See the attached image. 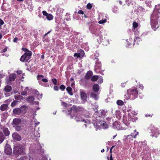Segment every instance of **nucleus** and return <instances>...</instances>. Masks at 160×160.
<instances>
[{"instance_id":"1","label":"nucleus","mask_w":160,"mask_h":160,"mask_svg":"<svg viewBox=\"0 0 160 160\" xmlns=\"http://www.w3.org/2000/svg\"><path fill=\"white\" fill-rule=\"evenodd\" d=\"M94 111L95 114L91 119L96 129L97 130L98 129L108 128V125L102 119L105 117L107 111L103 110H101L99 112Z\"/></svg>"},{"instance_id":"2","label":"nucleus","mask_w":160,"mask_h":160,"mask_svg":"<svg viewBox=\"0 0 160 160\" xmlns=\"http://www.w3.org/2000/svg\"><path fill=\"white\" fill-rule=\"evenodd\" d=\"M159 20H160V6L159 4L155 6L150 17L151 26L154 31L159 27L158 22Z\"/></svg>"},{"instance_id":"3","label":"nucleus","mask_w":160,"mask_h":160,"mask_svg":"<svg viewBox=\"0 0 160 160\" xmlns=\"http://www.w3.org/2000/svg\"><path fill=\"white\" fill-rule=\"evenodd\" d=\"M128 96H126L125 98L127 100L129 99L133 100L135 99L137 97L138 92L136 88H130L127 90Z\"/></svg>"},{"instance_id":"4","label":"nucleus","mask_w":160,"mask_h":160,"mask_svg":"<svg viewBox=\"0 0 160 160\" xmlns=\"http://www.w3.org/2000/svg\"><path fill=\"white\" fill-rule=\"evenodd\" d=\"M91 118H89V119H87L85 118L84 115H82V116L79 114H77L76 115H73L70 114V118H74L76 121L78 122H82L86 124H88L92 122Z\"/></svg>"},{"instance_id":"5","label":"nucleus","mask_w":160,"mask_h":160,"mask_svg":"<svg viewBox=\"0 0 160 160\" xmlns=\"http://www.w3.org/2000/svg\"><path fill=\"white\" fill-rule=\"evenodd\" d=\"M122 121L124 125L127 126L129 125L130 122H134V119L133 116H132L131 114L128 113V114H125L123 116Z\"/></svg>"},{"instance_id":"6","label":"nucleus","mask_w":160,"mask_h":160,"mask_svg":"<svg viewBox=\"0 0 160 160\" xmlns=\"http://www.w3.org/2000/svg\"><path fill=\"white\" fill-rule=\"evenodd\" d=\"M22 50L26 52L21 56L20 60L22 62H26L30 59L32 55V52L25 48H22Z\"/></svg>"},{"instance_id":"7","label":"nucleus","mask_w":160,"mask_h":160,"mask_svg":"<svg viewBox=\"0 0 160 160\" xmlns=\"http://www.w3.org/2000/svg\"><path fill=\"white\" fill-rule=\"evenodd\" d=\"M25 150V146L22 145L14 146L13 148V152L16 154H24Z\"/></svg>"},{"instance_id":"8","label":"nucleus","mask_w":160,"mask_h":160,"mask_svg":"<svg viewBox=\"0 0 160 160\" xmlns=\"http://www.w3.org/2000/svg\"><path fill=\"white\" fill-rule=\"evenodd\" d=\"M149 128L151 132L150 135L152 137L157 138L158 135H160V131L159 130L153 125H151L149 127Z\"/></svg>"},{"instance_id":"9","label":"nucleus","mask_w":160,"mask_h":160,"mask_svg":"<svg viewBox=\"0 0 160 160\" xmlns=\"http://www.w3.org/2000/svg\"><path fill=\"white\" fill-rule=\"evenodd\" d=\"M96 60L95 62V65L94 67V71L97 73H100L102 75H104L103 72L101 70V63L99 60L96 58H95Z\"/></svg>"},{"instance_id":"10","label":"nucleus","mask_w":160,"mask_h":160,"mask_svg":"<svg viewBox=\"0 0 160 160\" xmlns=\"http://www.w3.org/2000/svg\"><path fill=\"white\" fill-rule=\"evenodd\" d=\"M135 32V37L134 38V41H132V38L130 39H129V41H130V42L128 44V46L130 45L132 43L133 45H134L135 42H136L137 44H138V42H140L142 40L141 38H140L139 35L138 34L139 32Z\"/></svg>"},{"instance_id":"11","label":"nucleus","mask_w":160,"mask_h":160,"mask_svg":"<svg viewBox=\"0 0 160 160\" xmlns=\"http://www.w3.org/2000/svg\"><path fill=\"white\" fill-rule=\"evenodd\" d=\"M146 12L145 9L141 6L136 7L134 10L135 13L138 16H142Z\"/></svg>"},{"instance_id":"12","label":"nucleus","mask_w":160,"mask_h":160,"mask_svg":"<svg viewBox=\"0 0 160 160\" xmlns=\"http://www.w3.org/2000/svg\"><path fill=\"white\" fill-rule=\"evenodd\" d=\"M85 111L84 109L82 107H77L76 106H73L70 109L68 110V114L70 116V114H72L71 112L72 111L77 112H84Z\"/></svg>"},{"instance_id":"13","label":"nucleus","mask_w":160,"mask_h":160,"mask_svg":"<svg viewBox=\"0 0 160 160\" xmlns=\"http://www.w3.org/2000/svg\"><path fill=\"white\" fill-rule=\"evenodd\" d=\"M113 128L118 130H122L126 129V127L122 124L121 125L118 121H115L113 123Z\"/></svg>"},{"instance_id":"14","label":"nucleus","mask_w":160,"mask_h":160,"mask_svg":"<svg viewBox=\"0 0 160 160\" xmlns=\"http://www.w3.org/2000/svg\"><path fill=\"white\" fill-rule=\"evenodd\" d=\"M39 131L38 129L35 130L34 129H32V131L30 132V134L32 139H35L40 137V134L38 132Z\"/></svg>"},{"instance_id":"15","label":"nucleus","mask_w":160,"mask_h":160,"mask_svg":"<svg viewBox=\"0 0 160 160\" xmlns=\"http://www.w3.org/2000/svg\"><path fill=\"white\" fill-rule=\"evenodd\" d=\"M98 28V24L96 23L92 22L91 23L89 26V29L90 32L92 34H97L95 31Z\"/></svg>"},{"instance_id":"16","label":"nucleus","mask_w":160,"mask_h":160,"mask_svg":"<svg viewBox=\"0 0 160 160\" xmlns=\"http://www.w3.org/2000/svg\"><path fill=\"white\" fill-rule=\"evenodd\" d=\"M13 138L17 141H19L21 139V137L20 135L17 132H14L12 135Z\"/></svg>"},{"instance_id":"17","label":"nucleus","mask_w":160,"mask_h":160,"mask_svg":"<svg viewBox=\"0 0 160 160\" xmlns=\"http://www.w3.org/2000/svg\"><path fill=\"white\" fill-rule=\"evenodd\" d=\"M4 151L5 153L8 155H9L12 153V149L8 144H6Z\"/></svg>"},{"instance_id":"18","label":"nucleus","mask_w":160,"mask_h":160,"mask_svg":"<svg viewBox=\"0 0 160 160\" xmlns=\"http://www.w3.org/2000/svg\"><path fill=\"white\" fill-rule=\"evenodd\" d=\"M21 120L19 118H16L13 119L12 121V125H18L21 123Z\"/></svg>"},{"instance_id":"19","label":"nucleus","mask_w":160,"mask_h":160,"mask_svg":"<svg viewBox=\"0 0 160 160\" xmlns=\"http://www.w3.org/2000/svg\"><path fill=\"white\" fill-rule=\"evenodd\" d=\"M81 97L82 100L84 102L86 101L87 100L86 94L83 90L80 91Z\"/></svg>"},{"instance_id":"20","label":"nucleus","mask_w":160,"mask_h":160,"mask_svg":"<svg viewBox=\"0 0 160 160\" xmlns=\"http://www.w3.org/2000/svg\"><path fill=\"white\" fill-rule=\"evenodd\" d=\"M88 79L85 78H82L79 81V83L81 85L83 86H86L88 83Z\"/></svg>"},{"instance_id":"21","label":"nucleus","mask_w":160,"mask_h":160,"mask_svg":"<svg viewBox=\"0 0 160 160\" xmlns=\"http://www.w3.org/2000/svg\"><path fill=\"white\" fill-rule=\"evenodd\" d=\"M125 138L124 139V141L127 142H130L133 140V138L130 135H128L125 137Z\"/></svg>"},{"instance_id":"22","label":"nucleus","mask_w":160,"mask_h":160,"mask_svg":"<svg viewBox=\"0 0 160 160\" xmlns=\"http://www.w3.org/2000/svg\"><path fill=\"white\" fill-rule=\"evenodd\" d=\"M13 113L16 115H19L22 113V110L20 108H16L13 109Z\"/></svg>"},{"instance_id":"23","label":"nucleus","mask_w":160,"mask_h":160,"mask_svg":"<svg viewBox=\"0 0 160 160\" xmlns=\"http://www.w3.org/2000/svg\"><path fill=\"white\" fill-rule=\"evenodd\" d=\"M8 105L4 104L2 105L0 107V109L2 111H6L8 109Z\"/></svg>"},{"instance_id":"24","label":"nucleus","mask_w":160,"mask_h":160,"mask_svg":"<svg viewBox=\"0 0 160 160\" xmlns=\"http://www.w3.org/2000/svg\"><path fill=\"white\" fill-rule=\"evenodd\" d=\"M138 134V132H137L136 130H134L133 132L131 133L130 135L131 136L132 138H135Z\"/></svg>"},{"instance_id":"25","label":"nucleus","mask_w":160,"mask_h":160,"mask_svg":"<svg viewBox=\"0 0 160 160\" xmlns=\"http://www.w3.org/2000/svg\"><path fill=\"white\" fill-rule=\"evenodd\" d=\"M3 131L5 136H8L10 134V132L7 128H4L3 129Z\"/></svg>"},{"instance_id":"26","label":"nucleus","mask_w":160,"mask_h":160,"mask_svg":"<svg viewBox=\"0 0 160 160\" xmlns=\"http://www.w3.org/2000/svg\"><path fill=\"white\" fill-rule=\"evenodd\" d=\"M92 75V71H88L85 75V78H86V79H88L90 78V77H91Z\"/></svg>"},{"instance_id":"27","label":"nucleus","mask_w":160,"mask_h":160,"mask_svg":"<svg viewBox=\"0 0 160 160\" xmlns=\"http://www.w3.org/2000/svg\"><path fill=\"white\" fill-rule=\"evenodd\" d=\"M99 89V86L98 84H96L93 85V90L95 92H98Z\"/></svg>"},{"instance_id":"28","label":"nucleus","mask_w":160,"mask_h":160,"mask_svg":"<svg viewBox=\"0 0 160 160\" xmlns=\"http://www.w3.org/2000/svg\"><path fill=\"white\" fill-rule=\"evenodd\" d=\"M12 89V87L9 85H7L4 88V90L5 92H11Z\"/></svg>"},{"instance_id":"29","label":"nucleus","mask_w":160,"mask_h":160,"mask_svg":"<svg viewBox=\"0 0 160 160\" xmlns=\"http://www.w3.org/2000/svg\"><path fill=\"white\" fill-rule=\"evenodd\" d=\"M95 32H96V33H97L96 34H94L95 36H99L102 33V29H98V28L96 29V30L95 31Z\"/></svg>"},{"instance_id":"30","label":"nucleus","mask_w":160,"mask_h":160,"mask_svg":"<svg viewBox=\"0 0 160 160\" xmlns=\"http://www.w3.org/2000/svg\"><path fill=\"white\" fill-rule=\"evenodd\" d=\"M16 78V75L15 74H12L10 75L9 79L10 81H14Z\"/></svg>"},{"instance_id":"31","label":"nucleus","mask_w":160,"mask_h":160,"mask_svg":"<svg viewBox=\"0 0 160 160\" xmlns=\"http://www.w3.org/2000/svg\"><path fill=\"white\" fill-rule=\"evenodd\" d=\"M36 145L35 144L30 145L29 148L30 152H33L34 151H35L34 149L36 148Z\"/></svg>"},{"instance_id":"32","label":"nucleus","mask_w":160,"mask_h":160,"mask_svg":"<svg viewBox=\"0 0 160 160\" xmlns=\"http://www.w3.org/2000/svg\"><path fill=\"white\" fill-rule=\"evenodd\" d=\"M37 78L38 80V82L39 83L41 84H42V82L41 81L42 80V79L43 78H44V76L42 75H38L37 76Z\"/></svg>"},{"instance_id":"33","label":"nucleus","mask_w":160,"mask_h":160,"mask_svg":"<svg viewBox=\"0 0 160 160\" xmlns=\"http://www.w3.org/2000/svg\"><path fill=\"white\" fill-rule=\"evenodd\" d=\"M13 127L15 128V130L18 132L20 131L22 129V127L21 126L13 125Z\"/></svg>"},{"instance_id":"34","label":"nucleus","mask_w":160,"mask_h":160,"mask_svg":"<svg viewBox=\"0 0 160 160\" xmlns=\"http://www.w3.org/2000/svg\"><path fill=\"white\" fill-rule=\"evenodd\" d=\"M34 100V98L33 97H30L27 99V101L30 103L32 104Z\"/></svg>"},{"instance_id":"35","label":"nucleus","mask_w":160,"mask_h":160,"mask_svg":"<svg viewBox=\"0 0 160 160\" xmlns=\"http://www.w3.org/2000/svg\"><path fill=\"white\" fill-rule=\"evenodd\" d=\"M116 115L117 118L119 119L121 118V113L120 111L118 110H117L116 111Z\"/></svg>"},{"instance_id":"36","label":"nucleus","mask_w":160,"mask_h":160,"mask_svg":"<svg viewBox=\"0 0 160 160\" xmlns=\"http://www.w3.org/2000/svg\"><path fill=\"white\" fill-rule=\"evenodd\" d=\"M66 90L69 95H73V93L72 92V89L70 87H68L66 88Z\"/></svg>"},{"instance_id":"37","label":"nucleus","mask_w":160,"mask_h":160,"mask_svg":"<svg viewBox=\"0 0 160 160\" xmlns=\"http://www.w3.org/2000/svg\"><path fill=\"white\" fill-rule=\"evenodd\" d=\"M4 136L2 132H0V143H1L4 140Z\"/></svg>"},{"instance_id":"38","label":"nucleus","mask_w":160,"mask_h":160,"mask_svg":"<svg viewBox=\"0 0 160 160\" xmlns=\"http://www.w3.org/2000/svg\"><path fill=\"white\" fill-rule=\"evenodd\" d=\"M20 109L22 110V113H24L26 111L27 109V107L26 105H23L20 108Z\"/></svg>"},{"instance_id":"39","label":"nucleus","mask_w":160,"mask_h":160,"mask_svg":"<svg viewBox=\"0 0 160 160\" xmlns=\"http://www.w3.org/2000/svg\"><path fill=\"white\" fill-rule=\"evenodd\" d=\"M99 76L94 75L91 78V80L92 81H96L99 78Z\"/></svg>"},{"instance_id":"40","label":"nucleus","mask_w":160,"mask_h":160,"mask_svg":"<svg viewBox=\"0 0 160 160\" xmlns=\"http://www.w3.org/2000/svg\"><path fill=\"white\" fill-rule=\"evenodd\" d=\"M90 97L93 98L95 100H97L98 98V95L94 93H92L90 94Z\"/></svg>"},{"instance_id":"41","label":"nucleus","mask_w":160,"mask_h":160,"mask_svg":"<svg viewBox=\"0 0 160 160\" xmlns=\"http://www.w3.org/2000/svg\"><path fill=\"white\" fill-rule=\"evenodd\" d=\"M64 9L61 8H58L57 10V13L59 14H61L63 13Z\"/></svg>"},{"instance_id":"42","label":"nucleus","mask_w":160,"mask_h":160,"mask_svg":"<svg viewBox=\"0 0 160 160\" xmlns=\"http://www.w3.org/2000/svg\"><path fill=\"white\" fill-rule=\"evenodd\" d=\"M70 15L69 13H67L66 14L65 19L67 21H70L71 19Z\"/></svg>"},{"instance_id":"43","label":"nucleus","mask_w":160,"mask_h":160,"mask_svg":"<svg viewBox=\"0 0 160 160\" xmlns=\"http://www.w3.org/2000/svg\"><path fill=\"white\" fill-rule=\"evenodd\" d=\"M117 104L119 106H122L124 104V102L121 100H118L116 102Z\"/></svg>"},{"instance_id":"44","label":"nucleus","mask_w":160,"mask_h":160,"mask_svg":"<svg viewBox=\"0 0 160 160\" xmlns=\"http://www.w3.org/2000/svg\"><path fill=\"white\" fill-rule=\"evenodd\" d=\"M53 16L51 14H48L46 16L47 19L48 20H51L53 18Z\"/></svg>"},{"instance_id":"45","label":"nucleus","mask_w":160,"mask_h":160,"mask_svg":"<svg viewBox=\"0 0 160 160\" xmlns=\"http://www.w3.org/2000/svg\"><path fill=\"white\" fill-rule=\"evenodd\" d=\"M112 11L113 12L116 13H118V8L116 6H114L112 9Z\"/></svg>"},{"instance_id":"46","label":"nucleus","mask_w":160,"mask_h":160,"mask_svg":"<svg viewBox=\"0 0 160 160\" xmlns=\"http://www.w3.org/2000/svg\"><path fill=\"white\" fill-rule=\"evenodd\" d=\"M107 18V16L105 15V16H104V15L102 13H100L99 14V18L100 19H104V18Z\"/></svg>"},{"instance_id":"47","label":"nucleus","mask_w":160,"mask_h":160,"mask_svg":"<svg viewBox=\"0 0 160 160\" xmlns=\"http://www.w3.org/2000/svg\"><path fill=\"white\" fill-rule=\"evenodd\" d=\"M132 25H133V29L132 30L134 31L135 30L136 28L138 27V24L137 22H135L133 23Z\"/></svg>"},{"instance_id":"48","label":"nucleus","mask_w":160,"mask_h":160,"mask_svg":"<svg viewBox=\"0 0 160 160\" xmlns=\"http://www.w3.org/2000/svg\"><path fill=\"white\" fill-rule=\"evenodd\" d=\"M106 22L107 19L104 18V19H101L98 22V23L99 24H102L105 23Z\"/></svg>"},{"instance_id":"49","label":"nucleus","mask_w":160,"mask_h":160,"mask_svg":"<svg viewBox=\"0 0 160 160\" xmlns=\"http://www.w3.org/2000/svg\"><path fill=\"white\" fill-rule=\"evenodd\" d=\"M146 142L145 141L139 142V145H140V146L145 147L146 146Z\"/></svg>"},{"instance_id":"50","label":"nucleus","mask_w":160,"mask_h":160,"mask_svg":"<svg viewBox=\"0 0 160 160\" xmlns=\"http://www.w3.org/2000/svg\"><path fill=\"white\" fill-rule=\"evenodd\" d=\"M125 1L126 3L128 5H129L131 3H132V4H133L132 2H133V0H125Z\"/></svg>"},{"instance_id":"51","label":"nucleus","mask_w":160,"mask_h":160,"mask_svg":"<svg viewBox=\"0 0 160 160\" xmlns=\"http://www.w3.org/2000/svg\"><path fill=\"white\" fill-rule=\"evenodd\" d=\"M60 101L61 102V104L62 106L64 107L65 108H66L68 106V104L66 103L63 102L61 100V99L60 100Z\"/></svg>"},{"instance_id":"52","label":"nucleus","mask_w":160,"mask_h":160,"mask_svg":"<svg viewBox=\"0 0 160 160\" xmlns=\"http://www.w3.org/2000/svg\"><path fill=\"white\" fill-rule=\"evenodd\" d=\"M102 33L103 35L105 36L107 35L108 31L106 29L102 28Z\"/></svg>"},{"instance_id":"53","label":"nucleus","mask_w":160,"mask_h":160,"mask_svg":"<svg viewBox=\"0 0 160 160\" xmlns=\"http://www.w3.org/2000/svg\"><path fill=\"white\" fill-rule=\"evenodd\" d=\"M99 80L98 81V82L99 84H101L103 82V79L102 78L101 76H99Z\"/></svg>"},{"instance_id":"54","label":"nucleus","mask_w":160,"mask_h":160,"mask_svg":"<svg viewBox=\"0 0 160 160\" xmlns=\"http://www.w3.org/2000/svg\"><path fill=\"white\" fill-rule=\"evenodd\" d=\"M138 87L141 89L142 90H143V89L144 87L142 84H138Z\"/></svg>"},{"instance_id":"55","label":"nucleus","mask_w":160,"mask_h":160,"mask_svg":"<svg viewBox=\"0 0 160 160\" xmlns=\"http://www.w3.org/2000/svg\"><path fill=\"white\" fill-rule=\"evenodd\" d=\"M79 52L81 57H83L84 53V51L82 50L81 49L79 50Z\"/></svg>"},{"instance_id":"56","label":"nucleus","mask_w":160,"mask_h":160,"mask_svg":"<svg viewBox=\"0 0 160 160\" xmlns=\"http://www.w3.org/2000/svg\"><path fill=\"white\" fill-rule=\"evenodd\" d=\"M92 4L90 3H88L87 5V8L89 9H91L92 8Z\"/></svg>"},{"instance_id":"57","label":"nucleus","mask_w":160,"mask_h":160,"mask_svg":"<svg viewBox=\"0 0 160 160\" xmlns=\"http://www.w3.org/2000/svg\"><path fill=\"white\" fill-rule=\"evenodd\" d=\"M52 81L54 85H56L57 82V81L55 78H53L52 79Z\"/></svg>"},{"instance_id":"58","label":"nucleus","mask_w":160,"mask_h":160,"mask_svg":"<svg viewBox=\"0 0 160 160\" xmlns=\"http://www.w3.org/2000/svg\"><path fill=\"white\" fill-rule=\"evenodd\" d=\"M17 102L16 101H13L11 104V106L12 107H14L15 105L17 103Z\"/></svg>"},{"instance_id":"59","label":"nucleus","mask_w":160,"mask_h":160,"mask_svg":"<svg viewBox=\"0 0 160 160\" xmlns=\"http://www.w3.org/2000/svg\"><path fill=\"white\" fill-rule=\"evenodd\" d=\"M65 88V86L63 85H62L60 86V89L62 90L63 91L64 90Z\"/></svg>"},{"instance_id":"60","label":"nucleus","mask_w":160,"mask_h":160,"mask_svg":"<svg viewBox=\"0 0 160 160\" xmlns=\"http://www.w3.org/2000/svg\"><path fill=\"white\" fill-rule=\"evenodd\" d=\"M2 10L4 11H9L11 10L10 8H8V9L5 8L4 6L2 8Z\"/></svg>"},{"instance_id":"61","label":"nucleus","mask_w":160,"mask_h":160,"mask_svg":"<svg viewBox=\"0 0 160 160\" xmlns=\"http://www.w3.org/2000/svg\"><path fill=\"white\" fill-rule=\"evenodd\" d=\"M74 57H77L78 58L81 57L80 54V53H75L74 55Z\"/></svg>"},{"instance_id":"62","label":"nucleus","mask_w":160,"mask_h":160,"mask_svg":"<svg viewBox=\"0 0 160 160\" xmlns=\"http://www.w3.org/2000/svg\"><path fill=\"white\" fill-rule=\"evenodd\" d=\"M7 47H6L3 49L1 50V53L7 51Z\"/></svg>"},{"instance_id":"63","label":"nucleus","mask_w":160,"mask_h":160,"mask_svg":"<svg viewBox=\"0 0 160 160\" xmlns=\"http://www.w3.org/2000/svg\"><path fill=\"white\" fill-rule=\"evenodd\" d=\"M41 81H42L44 82H48V80L46 78H43L42 79Z\"/></svg>"},{"instance_id":"64","label":"nucleus","mask_w":160,"mask_h":160,"mask_svg":"<svg viewBox=\"0 0 160 160\" xmlns=\"http://www.w3.org/2000/svg\"><path fill=\"white\" fill-rule=\"evenodd\" d=\"M42 12V14L43 15L46 16L48 14L45 11H43Z\"/></svg>"}]
</instances>
